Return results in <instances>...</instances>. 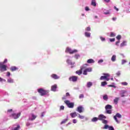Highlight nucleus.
Returning a JSON list of instances; mask_svg holds the SVG:
<instances>
[{
    "label": "nucleus",
    "instance_id": "nucleus-17",
    "mask_svg": "<svg viewBox=\"0 0 130 130\" xmlns=\"http://www.w3.org/2000/svg\"><path fill=\"white\" fill-rule=\"evenodd\" d=\"M125 93H126V91L125 90H122L120 91V95H121V97H124L125 95H124V94H125Z\"/></svg>",
    "mask_w": 130,
    "mask_h": 130
},
{
    "label": "nucleus",
    "instance_id": "nucleus-56",
    "mask_svg": "<svg viewBox=\"0 0 130 130\" xmlns=\"http://www.w3.org/2000/svg\"><path fill=\"white\" fill-rule=\"evenodd\" d=\"M26 126H29V125H31V124L29 122H27L26 124Z\"/></svg>",
    "mask_w": 130,
    "mask_h": 130
},
{
    "label": "nucleus",
    "instance_id": "nucleus-6",
    "mask_svg": "<svg viewBox=\"0 0 130 130\" xmlns=\"http://www.w3.org/2000/svg\"><path fill=\"white\" fill-rule=\"evenodd\" d=\"M21 116V112L16 113H13L10 115V117H13L14 119H18L19 117Z\"/></svg>",
    "mask_w": 130,
    "mask_h": 130
},
{
    "label": "nucleus",
    "instance_id": "nucleus-33",
    "mask_svg": "<svg viewBox=\"0 0 130 130\" xmlns=\"http://www.w3.org/2000/svg\"><path fill=\"white\" fill-rule=\"evenodd\" d=\"M67 121H68V119H65L61 122L60 124H63V123H66V122H67Z\"/></svg>",
    "mask_w": 130,
    "mask_h": 130
},
{
    "label": "nucleus",
    "instance_id": "nucleus-29",
    "mask_svg": "<svg viewBox=\"0 0 130 130\" xmlns=\"http://www.w3.org/2000/svg\"><path fill=\"white\" fill-rule=\"evenodd\" d=\"M7 82L8 83H14V80H13L12 78H9L7 80Z\"/></svg>",
    "mask_w": 130,
    "mask_h": 130
},
{
    "label": "nucleus",
    "instance_id": "nucleus-10",
    "mask_svg": "<svg viewBox=\"0 0 130 130\" xmlns=\"http://www.w3.org/2000/svg\"><path fill=\"white\" fill-rule=\"evenodd\" d=\"M118 118H121V115L119 114V113H117L116 115L114 116V119H115V121L118 123V120H117Z\"/></svg>",
    "mask_w": 130,
    "mask_h": 130
},
{
    "label": "nucleus",
    "instance_id": "nucleus-52",
    "mask_svg": "<svg viewBox=\"0 0 130 130\" xmlns=\"http://www.w3.org/2000/svg\"><path fill=\"white\" fill-rule=\"evenodd\" d=\"M101 62H103V59H101L98 61V63H101Z\"/></svg>",
    "mask_w": 130,
    "mask_h": 130
},
{
    "label": "nucleus",
    "instance_id": "nucleus-14",
    "mask_svg": "<svg viewBox=\"0 0 130 130\" xmlns=\"http://www.w3.org/2000/svg\"><path fill=\"white\" fill-rule=\"evenodd\" d=\"M57 88V85L56 84H55L51 86V91H53V92H55V91H56Z\"/></svg>",
    "mask_w": 130,
    "mask_h": 130
},
{
    "label": "nucleus",
    "instance_id": "nucleus-42",
    "mask_svg": "<svg viewBox=\"0 0 130 130\" xmlns=\"http://www.w3.org/2000/svg\"><path fill=\"white\" fill-rule=\"evenodd\" d=\"M75 58H76V59H78V58H79V57H80V55H79V54H76V55H75Z\"/></svg>",
    "mask_w": 130,
    "mask_h": 130
},
{
    "label": "nucleus",
    "instance_id": "nucleus-38",
    "mask_svg": "<svg viewBox=\"0 0 130 130\" xmlns=\"http://www.w3.org/2000/svg\"><path fill=\"white\" fill-rule=\"evenodd\" d=\"M85 30L86 31H91V27L88 26L85 28Z\"/></svg>",
    "mask_w": 130,
    "mask_h": 130
},
{
    "label": "nucleus",
    "instance_id": "nucleus-50",
    "mask_svg": "<svg viewBox=\"0 0 130 130\" xmlns=\"http://www.w3.org/2000/svg\"><path fill=\"white\" fill-rule=\"evenodd\" d=\"M105 15H109L110 14V12L109 11H107V12H104Z\"/></svg>",
    "mask_w": 130,
    "mask_h": 130
},
{
    "label": "nucleus",
    "instance_id": "nucleus-63",
    "mask_svg": "<svg viewBox=\"0 0 130 130\" xmlns=\"http://www.w3.org/2000/svg\"><path fill=\"white\" fill-rule=\"evenodd\" d=\"M66 96H63V98H62V100H66Z\"/></svg>",
    "mask_w": 130,
    "mask_h": 130
},
{
    "label": "nucleus",
    "instance_id": "nucleus-58",
    "mask_svg": "<svg viewBox=\"0 0 130 130\" xmlns=\"http://www.w3.org/2000/svg\"><path fill=\"white\" fill-rule=\"evenodd\" d=\"M114 9H115L116 10V11H117L118 12V11H119L118 8H116L115 6H114Z\"/></svg>",
    "mask_w": 130,
    "mask_h": 130
},
{
    "label": "nucleus",
    "instance_id": "nucleus-36",
    "mask_svg": "<svg viewBox=\"0 0 130 130\" xmlns=\"http://www.w3.org/2000/svg\"><path fill=\"white\" fill-rule=\"evenodd\" d=\"M2 62V64H5V63H7V62H8V59H5L3 62Z\"/></svg>",
    "mask_w": 130,
    "mask_h": 130
},
{
    "label": "nucleus",
    "instance_id": "nucleus-32",
    "mask_svg": "<svg viewBox=\"0 0 130 130\" xmlns=\"http://www.w3.org/2000/svg\"><path fill=\"white\" fill-rule=\"evenodd\" d=\"M107 84V82H106V81H104V82H101V86H103V87H104V86H105Z\"/></svg>",
    "mask_w": 130,
    "mask_h": 130
},
{
    "label": "nucleus",
    "instance_id": "nucleus-44",
    "mask_svg": "<svg viewBox=\"0 0 130 130\" xmlns=\"http://www.w3.org/2000/svg\"><path fill=\"white\" fill-rule=\"evenodd\" d=\"M82 98H84V94H81L79 95V99H82Z\"/></svg>",
    "mask_w": 130,
    "mask_h": 130
},
{
    "label": "nucleus",
    "instance_id": "nucleus-18",
    "mask_svg": "<svg viewBox=\"0 0 130 130\" xmlns=\"http://www.w3.org/2000/svg\"><path fill=\"white\" fill-rule=\"evenodd\" d=\"M87 63H94L95 61L93 59H89L87 61Z\"/></svg>",
    "mask_w": 130,
    "mask_h": 130
},
{
    "label": "nucleus",
    "instance_id": "nucleus-26",
    "mask_svg": "<svg viewBox=\"0 0 130 130\" xmlns=\"http://www.w3.org/2000/svg\"><path fill=\"white\" fill-rule=\"evenodd\" d=\"M126 45V41H123L122 43L120 44V47H123V46H125Z\"/></svg>",
    "mask_w": 130,
    "mask_h": 130
},
{
    "label": "nucleus",
    "instance_id": "nucleus-35",
    "mask_svg": "<svg viewBox=\"0 0 130 130\" xmlns=\"http://www.w3.org/2000/svg\"><path fill=\"white\" fill-rule=\"evenodd\" d=\"M115 34H114V32H111L110 37H115Z\"/></svg>",
    "mask_w": 130,
    "mask_h": 130
},
{
    "label": "nucleus",
    "instance_id": "nucleus-43",
    "mask_svg": "<svg viewBox=\"0 0 130 130\" xmlns=\"http://www.w3.org/2000/svg\"><path fill=\"white\" fill-rule=\"evenodd\" d=\"M60 110H64V106H61L60 107Z\"/></svg>",
    "mask_w": 130,
    "mask_h": 130
},
{
    "label": "nucleus",
    "instance_id": "nucleus-45",
    "mask_svg": "<svg viewBox=\"0 0 130 130\" xmlns=\"http://www.w3.org/2000/svg\"><path fill=\"white\" fill-rule=\"evenodd\" d=\"M100 39L102 41H105V38H103L102 37H100Z\"/></svg>",
    "mask_w": 130,
    "mask_h": 130
},
{
    "label": "nucleus",
    "instance_id": "nucleus-23",
    "mask_svg": "<svg viewBox=\"0 0 130 130\" xmlns=\"http://www.w3.org/2000/svg\"><path fill=\"white\" fill-rule=\"evenodd\" d=\"M99 118L97 117H93L92 119H91V121H92V122H96V121H97L98 120Z\"/></svg>",
    "mask_w": 130,
    "mask_h": 130
},
{
    "label": "nucleus",
    "instance_id": "nucleus-34",
    "mask_svg": "<svg viewBox=\"0 0 130 130\" xmlns=\"http://www.w3.org/2000/svg\"><path fill=\"white\" fill-rule=\"evenodd\" d=\"M67 63H68V64H73L72 61L70 59H67Z\"/></svg>",
    "mask_w": 130,
    "mask_h": 130
},
{
    "label": "nucleus",
    "instance_id": "nucleus-31",
    "mask_svg": "<svg viewBox=\"0 0 130 130\" xmlns=\"http://www.w3.org/2000/svg\"><path fill=\"white\" fill-rule=\"evenodd\" d=\"M78 117L80 119H84L85 118V116L81 115L80 114H78Z\"/></svg>",
    "mask_w": 130,
    "mask_h": 130
},
{
    "label": "nucleus",
    "instance_id": "nucleus-7",
    "mask_svg": "<svg viewBox=\"0 0 130 130\" xmlns=\"http://www.w3.org/2000/svg\"><path fill=\"white\" fill-rule=\"evenodd\" d=\"M78 77L76 76H72L69 77V80L70 82H75L78 81Z\"/></svg>",
    "mask_w": 130,
    "mask_h": 130
},
{
    "label": "nucleus",
    "instance_id": "nucleus-8",
    "mask_svg": "<svg viewBox=\"0 0 130 130\" xmlns=\"http://www.w3.org/2000/svg\"><path fill=\"white\" fill-rule=\"evenodd\" d=\"M104 76H101L100 78V80H105L106 79V81H109L110 79L108 78V77H109L110 75H109V74L104 73L103 74Z\"/></svg>",
    "mask_w": 130,
    "mask_h": 130
},
{
    "label": "nucleus",
    "instance_id": "nucleus-37",
    "mask_svg": "<svg viewBox=\"0 0 130 130\" xmlns=\"http://www.w3.org/2000/svg\"><path fill=\"white\" fill-rule=\"evenodd\" d=\"M116 39H117L118 40H120V39H121V36L120 35H118V36L116 37Z\"/></svg>",
    "mask_w": 130,
    "mask_h": 130
},
{
    "label": "nucleus",
    "instance_id": "nucleus-59",
    "mask_svg": "<svg viewBox=\"0 0 130 130\" xmlns=\"http://www.w3.org/2000/svg\"><path fill=\"white\" fill-rule=\"evenodd\" d=\"M109 87H113V88H115V85H109Z\"/></svg>",
    "mask_w": 130,
    "mask_h": 130
},
{
    "label": "nucleus",
    "instance_id": "nucleus-54",
    "mask_svg": "<svg viewBox=\"0 0 130 130\" xmlns=\"http://www.w3.org/2000/svg\"><path fill=\"white\" fill-rule=\"evenodd\" d=\"M73 123H77V120L76 119H74L73 120Z\"/></svg>",
    "mask_w": 130,
    "mask_h": 130
},
{
    "label": "nucleus",
    "instance_id": "nucleus-48",
    "mask_svg": "<svg viewBox=\"0 0 130 130\" xmlns=\"http://www.w3.org/2000/svg\"><path fill=\"white\" fill-rule=\"evenodd\" d=\"M109 130H114V128L112 126L109 127Z\"/></svg>",
    "mask_w": 130,
    "mask_h": 130
},
{
    "label": "nucleus",
    "instance_id": "nucleus-3",
    "mask_svg": "<svg viewBox=\"0 0 130 130\" xmlns=\"http://www.w3.org/2000/svg\"><path fill=\"white\" fill-rule=\"evenodd\" d=\"M106 113L107 114H111L112 113V106L110 105H107L105 106Z\"/></svg>",
    "mask_w": 130,
    "mask_h": 130
},
{
    "label": "nucleus",
    "instance_id": "nucleus-2",
    "mask_svg": "<svg viewBox=\"0 0 130 130\" xmlns=\"http://www.w3.org/2000/svg\"><path fill=\"white\" fill-rule=\"evenodd\" d=\"M38 92L39 93L41 96H45V95H47L48 93H49V90H45L43 88H39L38 89Z\"/></svg>",
    "mask_w": 130,
    "mask_h": 130
},
{
    "label": "nucleus",
    "instance_id": "nucleus-12",
    "mask_svg": "<svg viewBox=\"0 0 130 130\" xmlns=\"http://www.w3.org/2000/svg\"><path fill=\"white\" fill-rule=\"evenodd\" d=\"M99 120H103V119H106V116L103 114H100L99 116Z\"/></svg>",
    "mask_w": 130,
    "mask_h": 130
},
{
    "label": "nucleus",
    "instance_id": "nucleus-24",
    "mask_svg": "<svg viewBox=\"0 0 130 130\" xmlns=\"http://www.w3.org/2000/svg\"><path fill=\"white\" fill-rule=\"evenodd\" d=\"M85 36H86V37L89 38L91 36V33L88 32H85Z\"/></svg>",
    "mask_w": 130,
    "mask_h": 130
},
{
    "label": "nucleus",
    "instance_id": "nucleus-22",
    "mask_svg": "<svg viewBox=\"0 0 130 130\" xmlns=\"http://www.w3.org/2000/svg\"><path fill=\"white\" fill-rule=\"evenodd\" d=\"M92 85H93V83L91 82H87V87L90 88V87L92 86Z\"/></svg>",
    "mask_w": 130,
    "mask_h": 130
},
{
    "label": "nucleus",
    "instance_id": "nucleus-49",
    "mask_svg": "<svg viewBox=\"0 0 130 130\" xmlns=\"http://www.w3.org/2000/svg\"><path fill=\"white\" fill-rule=\"evenodd\" d=\"M85 11H90V9H89V7L88 6H86L85 7Z\"/></svg>",
    "mask_w": 130,
    "mask_h": 130
},
{
    "label": "nucleus",
    "instance_id": "nucleus-9",
    "mask_svg": "<svg viewBox=\"0 0 130 130\" xmlns=\"http://www.w3.org/2000/svg\"><path fill=\"white\" fill-rule=\"evenodd\" d=\"M66 52H69L70 54H73V53H76V52H78V50H72L70 48H67L66 50Z\"/></svg>",
    "mask_w": 130,
    "mask_h": 130
},
{
    "label": "nucleus",
    "instance_id": "nucleus-28",
    "mask_svg": "<svg viewBox=\"0 0 130 130\" xmlns=\"http://www.w3.org/2000/svg\"><path fill=\"white\" fill-rule=\"evenodd\" d=\"M109 127H110V126L106 124V125H105V126L103 127V129H107V128H109Z\"/></svg>",
    "mask_w": 130,
    "mask_h": 130
},
{
    "label": "nucleus",
    "instance_id": "nucleus-46",
    "mask_svg": "<svg viewBox=\"0 0 130 130\" xmlns=\"http://www.w3.org/2000/svg\"><path fill=\"white\" fill-rule=\"evenodd\" d=\"M125 62H126V60H122V64H124V63H125Z\"/></svg>",
    "mask_w": 130,
    "mask_h": 130
},
{
    "label": "nucleus",
    "instance_id": "nucleus-20",
    "mask_svg": "<svg viewBox=\"0 0 130 130\" xmlns=\"http://www.w3.org/2000/svg\"><path fill=\"white\" fill-rule=\"evenodd\" d=\"M118 100H119V98H115L114 100V103H115V104H117Z\"/></svg>",
    "mask_w": 130,
    "mask_h": 130
},
{
    "label": "nucleus",
    "instance_id": "nucleus-1",
    "mask_svg": "<svg viewBox=\"0 0 130 130\" xmlns=\"http://www.w3.org/2000/svg\"><path fill=\"white\" fill-rule=\"evenodd\" d=\"M86 66H88V64H86L81 66L79 70L76 71V74H77V75H78V76H81L82 74H83V75H84L85 76H87V75H88L87 73H90L92 72V68H87Z\"/></svg>",
    "mask_w": 130,
    "mask_h": 130
},
{
    "label": "nucleus",
    "instance_id": "nucleus-21",
    "mask_svg": "<svg viewBox=\"0 0 130 130\" xmlns=\"http://www.w3.org/2000/svg\"><path fill=\"white\" fill-rule=\"evenodd\" d=\"M91 5L93 7H96V1L95 0H92Z\"/></svg>",
    "mask_w": 130,
    "mask_h": 130
},
{
    "label": "nucleus",
    "instance_id": "nucleus-53",
    "mask_svg": "<svg viewBox=\"0 0 130 130\" xmlns=\"http://www.w3.org/2000/svg\"><path fill=\"white\" fill-rule=\"evenodd\" d=\"M7 76V77H10V76H11V73L10 72H8Z\"/></svg>",
    "mask_w": 130,
    "mask_h": 130
},
{
    "label": "nucleus",
    "instance_id": "nucleus-19",
    "mask_svg": "<svg viewBox=\"0 0 130 130\" xmlns=\"http://www.w3.org/2000/svg\"><path fill=\"white\" fill-rule=\"evenodd\" d=\"M111 60H112V61H113V62L115 61L116 60V55H113L112 56Z\"/></svg>",
    "mask_w": 130,
    "mask_h": 130
},
{
    "label": "nucleus",
    "instance_id": "nucleus-27",
    "mask_svg": "<svg viewBox=\"0 0 130 130\" xmlns=\"http://www.w3.org/2000/svg\"><path fill=\"white\" fill-rule=\"evenodd\" d=\"M103 99L104 100H105L106 101H107L108 100V96L107 95H104L103 96Z\"/></svg>",
    "mask_w": 130,
    "mask_h": 130
},
{
    "label": "nucleus",
    "instance_id": "nucleus-13",
    "mask_svg": "<svg viewBox=\"0 0 130 130\" xmlns=\"http://www.w3.org/2000/svg\"><path fill=\"white\" fill-rule=\"evenodd\" d=\"M51 77L54 80H58V79H59V76H57L56 74H52Z\"/></svg>",
    "mask_w": 130,
    "mask_h": 130
},
{
    "label": "nucleus",
    "instance_id": "nucleus-30",
    "mask_svg": "<svg viewBox=\"0 0 130 130\" xmlns=\"http://www.w3.org/2000/svg\"><path fill=\"white\" fill-rule=\"evenodd\" d=\"M102 123H104V124H107V123H108V121H107V120L103 119L102 120Z\"/></svg>",
    "mask_w": 130,
    "mask_h": 130
},
{
    "label": "nucleus",
    "instance_id": "nucleus-47",
    "mask_svg": "<svg viewBox=\"0 0 130 130\" xmlns=\"http://www.w3.org/2000/svg\"><path fill=\"white\" fill-rule=\"evenodd\" d=\"M3 81H4V82H6L5 79H4L2 78L1 77H0V82H3Z\"/></svg>",
    "mask_w": 130,
    "mask_h": 130
},
{
    "label": "nucleus",
    "instance_id": "nucleus-41",
    "mask_svg": "<svg viewBox=\"0 0 130 130\" xmlns=\"http://www.w3.org/2000/svg\"><path fill=\"white\" fill-rule=\"evenodd\" d=\"M109 40L110 42H114V41H115V38L110 39Z\"/></svg>",
    "mask_w": 130,
    "mask_h": 130
},
{
    "label": "nucleus",
    "instance_id": "nucleus-4",
    "mask_svg": "<svg viewBox=\"0 0 130 130\" xmlns=\"http://www.w3.org/2000/svg\"><path fill=\"white\" fill-rule=\"evenodd\" d=\"M7 68H8L7 65L3 64V62H0V71L2 73L6 72L7 70Z\"/></svg>",
    "mask_w": 130,
    "mask_h": 130
},
{
    "label": "nucleus",
    "instance_id": "nucleus-40",
    "mask_svg": "<svg viewBox=\"0 0 130 130\" xmlns=\"http://www.w3.org/2000/svg\"><path fill=\"white\" fill-rule=\"evenodd\" d=\"M20 129V126L18 125L17 127L14 128V130H19Z\"/></svg>",
    "mask_w": 130,
    "mask_h": 130
},
{
    "label": "nucleus",
    "instance_id": "nucleus-16",
    "mask_svg": "<svg viewBox=\"0 0 130 130\" xmlns=\"http://www.w3.org/2000/svg\"><path fill=\"white\" fill-rule=\"evenodd\" d=\"M17 70H18V68L16 66H12L10 68V71L11 72H15V71H17Z\"/></svg>",
    "mask_w": 130,
    "mask_h": 130
},
{
    "label": "nucleus",
    "instance_id": "nucleus-64",
    "mask_svg": "<svg viewBox=\"0 0 130 130\" xmlns=\"http://www.w3.org/2000/svg\"><path fill=\"white\" fill-rule=\"evenodd\" d=\"M44 113H42V115H41V116H42V117H43L44 116Z\"/></svg>",
    "mask_w": 130,
    "mask_h": 130
},
{
    "label": "nucleus",
    "instance_id": "nucleus-39",
    "mask_svg": "<svg viewBox=\"0 0 130 130\" xmlns=\"http://www.w3.org/2000/svg\"><path fill=\"white\" fill-rule=\"evenodd\" d=\"M121 85L123 86H127V82H121Z\"/></svg>",
    "mask_w": 130,
    "mask_h": 130
},
{
    "label": "nucleus",
    "instance_id": "nucleus-51",
    "mask_svg": "<svg viewBox=\"0 0 130 130\" xmlns=\"http://www.w3.org/2000/svg\"><path fill=\"white\" fill-rule=\"evenodd\" d=\"M116 75H117V76H120V72L118 71V72H117Z\"/></svg>",
    "mask_w": 130,
    "mask_h": 130
},
{
    "label": "nucleus",
    "instance_id": "nucleus-57",
    "mask_svg": "<svg viewBox=\"0 0 130 130\" xmlns=\"http://www.w3.org/2000/svg\"><path fill=\"white\" fill-rule=\"evenodd\" d=\"M66 96L67 97H69V96H70V93H69V92H67V93H66Z\"/></svg>",
    "mask_w": 130,
    "mask_h": 130
},
{
    "label": "nucleus",
    "instance_id": "nucleus-62",
    "mask_svg": "<svg viewBox=\"0 0 130 130\" xmlns=\"http://www.w3.org/2000/svg\"><path fill=\"white\" fill-rule=\"evenodd\" d=\"M106 3H109L110 2V0H104Z\"/></svg>",
    "mask_w": 130,
    "mask_h": 130
},
{
    "label": "nucleus",
    "instance_id": "nucleus-11",
    "mask_svg": "<svg viewBox=\"0 0 130 130\" xmlns=\"http://www.w3.org/2000/svg\"><path fill=\"white\" fill-rule=\"evenodd\" d=\"M84 108L82 106H79L77 108V111L79 112V113H82V112H83Z\"/></svg>",
    "mask_w": 130,
    "mask_h": 130
},
{
    "label": "nucleus",
    "instance_id": "nucleus-25",
    "mask_svg": "<svg viewBox=\"0 0 130 130\" xmlns=\"http://www.w3.org/2000/svg\"><path fill=\"white\" fill-rule=\"evenodd\" d=\"M31 117L32 118L30 119L31 120H34L36 119V117H37V116L35 115H34V114H31Z\"/></svg>",
    "mask_w": 130,
    "mask_h": 130
},
{
    "label": "nucleus",
    "instance_id": "nucleus-61",
    "mask_svg": "<svg viewBox=\"0 0 130 130\" xmlns=\"http://www.w3.org/2000/svg\"><path fill=\"white\" fill-rule=\"evenodd\" d=\"M112 20L113 21H115L116 20V17H113Z\"/></svg>",
    "mask_w": 130,
    "mask_h": 130
},
{
    "label": "nucleus",
    "instance_id": "nucleus-55",
    "mask_svg": "<svg viewBox=\"0 0 130 130\" xmlns=\"http://www.w3.org/2000/svg\"><path fill=\"white\" fill-rule=\"evenodd\" d=\"M119 42H120V40H118L116 42V45H118V44H119Z\"/></svg>",
    "mask_w": 130,
    "mask_h": 130
},
{
    "label": "nucleus",
    "instance_id": "nucleus-5",
    "mask_svg": "<svg viewBox=\"0 0 130 130\" xmlns=\"http://www.w3.org/2000/svg\"><path fill=\"white\" fill-rule=\"evenodd\" d=\"M64 103L67 105L69 108H74V106L75 105L74 103H71L70 101L67 100L64 101Z\"/></svg>",
    "mask_w": 130,
    "mask_h": 130
},
{
    "label": "nucleus",
    "instance_id": "nucleus-15",
    "mask_svg": "<svg viewBox=\"0 0 130 130\" xmlns=\"http://www.w3.org/2000/svg\"><path fill=\"white\" fill-rule=\"evenodd\" d=\"M70 115L72 118H75V117H76V116H78V113L75 112L70 113Z\"/></svg>",
    "mask_w": 130,
    "mask_h": 130
},
{
    "label": "nucleus",
    "instance_id": "nucleus-60",
    "mask_svg": "<svg viewBox=\"0 0 130 130\" xmlns=\"http://www.w3.org/2000/svg\"><path fill=\"white\" fill-rule=\"evenodd\" d=\"M7 111L8 112H12V111H13V109L8 110Z\"/></svg>",
    "mask_w": 130,
    "mask_h": 130
}]
</instances>
